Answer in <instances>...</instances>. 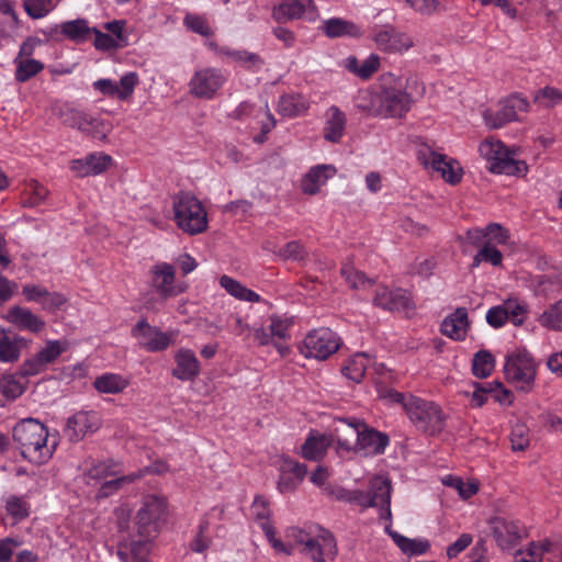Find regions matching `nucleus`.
<instances>
[{
    "label": "nucleus",
    "mask_w": 562,
    "mask_h": 562,
    "mask_svg": "<svg viewBox=\"0 0 562 562\" xmlns=\"http://www.w3.org/2000/svg\"><path fill=\"white\" fill-rule=\"evenodd\" d=\"M530 103L519 94H512L499 101L498 110H485L483 119L491 128H499L508 122L518 120V112H528Z\"/></svg>",
    "instance_id": "ddd939ff"
},
{
    "label": "nucleus",
    "mask_w": 562,
    "mask_h": 562,
    "mask_svg": "<svg viewBox=\"0 0 562 562\" xmlns=\"http://www.w3.org/2000/svg\"><path fill=\"white\" fill-rule=\"evenodd\" d=\"M293 325L292 317L271 315L269 325L255 329V340L260 346L273 345L281 356L289 353V347L281 344V340L290 338V328Z\"/></svg>",
    "instance_id": "9d476101"
},
{
    "label": "nucleus",
    "mask_w": 562,
    "mask_h": 562,
    "mask_svg": "<svg viewBox=\"0 0 562 562\" xmlns=\"http://www.w3.org/2000/svg\"><path fill=\"white\" fill-rule=\"evenodd\" d=\"M168 465L166 462L159 461L154 463L150 467L145 468L143 471H140L137 474L127 475V476H120V479L108 481L105 484H103L101 493L102 496H109L114 491H116L123 482H132L140 476H143L146 473H155V474H162L168 471Z\"/></svg>",
    "instance_id": "a19ab883"
},
{
    "label": "nucleus",
    "mask_w": 562,
    "mask_h": 562,
    "mask_svg": "<svg viewBox=\"0 0 562 562\" xmlns=\"http://www.w3.org/2000/svg\"><path fill=\"white\" fill-rule=\"evenodd\" d=\"M531 286L536 295L550 297L562 292V274H542L537 276L531 281Z\"/></svg>",
    "instance_id": "58836bf2"
},
{
    "label": "nucleus",
    "mask_w": 562,
    "mask_h": 562,
    "mask_svg": "<svg viewBox=\"0 0 562 562\" xmlns=\"http://www.w3.org/2000/svg\"><path fill=\"white\" fill-rule=\"evenodd\" d=\"M310 100L299 93L284 94L280 97L278 113L285 117L303 116L310 110Z\"/></svg>",
    "instance_id": "f704fd0d"
},
{
    "label": "nucleus",
    "mask_w": 562,
    "mask_h": 562,
    "mask_svg": "<svg viewBox=\"0 0 562 562\" xmlns=\"http://www.w3.org/2000/svg\"><path fill=\"white\" fill-rule=\"evenodd\" d=\"M533 103L539 108L551 109L562 103V92L554 87H544L533 94Z\"/></svg>",
    "instance_id": "13d9d810"
},
{
    "label": "nucleus",
    "mask_w": 562,
    "mask_h": 562,
    "mask_svg": "<svg viewBox=\"0 0 562 562\" xmlns=\"http://www.w3.org/2000/svg\"><path fill=\"white\" fill-rule=\"evenodd\" d=\"M506 381L517 391L529 393L533 390L537 374L536 362L527 352L508 356L504 366Z\"/></svg>",
    "instance_id": "6e6552de"
},
{
    "label": "nucleus",
    "mask_w": 562,
    "mask_h": 562,
    "mask_svg": "<svg viewBox=\"0 0 562 562\" xmlns=\"http://www.w3.org/2000/svg\"><path fill=\"white\" fill-rule=\"evenodd\" d=\"M130 384V381L117 373H103L93 381L94 389L100 393L117 394L123 392Z\"/></svg>",
    "instance_id": "ea45409f"
},
{
    "label": "nucleus",
    "mask_w": 562,
    "mask_h": 562,
    "mask_svg": "<svg viewBox=\"0 0 562 562\" xmlns=\"http://www.w3.org/2000/svg\"><path fill=\"white\" fill-rule=\"evenodd\" d=\"M337 172L334 165H317L312 167L302 179L301 188L306 194H316L319 189Z\"/></svg>",
    "instance_id": "2f4dec72"
},
{
    "label": "nucleus",
    "mask_w": 562,
    "mask_h": 562,
    "mask_svg": "<svg viewBox=\"0 0 562 562\" xmlns=\"http://www.w3.org/2000/svg\"><path fill=\"white\" fill-rule=\"evenodd\" d=\"M220 284L225 291L237 300L246 302H259L260 295L243 285L239 281L229 276H222Z\"/></svg>",
    "instance_id": "a18cd8bd"
},
{
    "label": "nucleus",
    "mask_w": 562,
    "mask_h": 562,
    "mask_svg": "<svg viewBox=\"0 0 562 562\" xmlns=\"http://www.w3.org/2000/svg\"><path fill=\"white\" fill-rule=\"evenodd\" d=\"M383 397L391 403L401 404L417 429L429 435H435L442 430L445 416L440 407L435 403L411 394L400 393L395 390H387Z\"/></svg>",
    "instance_id": "7ed1b4c3"
},
{
    "label": "nucleus",
    "mask_w": 562,
    "mask_h": 562,
    "mask_svg": "<svg viewBox=\"0 0 562 562\" xmlns=\"http://www.w3.org/2000/svg\"><path fill=\"white\" fill-rule=\"evenodd\" d=\"M374 305L390 311H400L408 307V293L404 290H390L387 286L378 285L373 297Z\"/></svg>",
    "instance_id": "c756f323"
},
{
    "label": "nucleus",
    "mask_w": 562,
    "mask_h": 562,
    "mask_svg": "<svg viewBox=\"0 0 562 562\" xmlns=\"http://www.w3.org/2000/svg\"><path fill=\"white\" fill-rule=\"evenodd\" d=\"M381 65V58L376 54L369 55L366 59L360 61L355 56H348L344 60V67L358 78L362 80H367L371 78L373 74H375Z\"/></svg>",
    "instance_id": "72a5a7b5"
},
{
    "label": "nucleus",
    "mask_w": 562,
    "mask_h": 562,
    "mask_svg": "<svg viewBox=\"0 0 562 562\" xmlns=\"http://www.w3.org/2000/svg\"><path fill=\"white\" fill-rule=\"evenodd\" d=\"M176 367L172 369V376L180 381H192L201 372V363L195 352L188 348H180L175 353Z\"/></svg>",
    "instance_id": "393cba45"
},
{
    "label": "nucleus",
    "mask_w": 562,
    "mask_h": 562,
    "mask_svg": "<svg viewBox=\"0 0 562 562\" xmlns=\"http://www.w3.org/2000/svg\"><path fill=\"white\" fill-rule=\"evenodd\" d=\"M227 81L226 74L218 68L205 67L198 69L189 81V91L192 95L211 100Z\"/></svg>",
    "instance_id": "f8f14e48"
},
{
    "label": "nucleus",
    "mask_w": 562,
    "mask_h": 562,
    "mask_svg": "<svg viewBox=\"0 0 562 562\" xmlns=\"http://www.w3.org/2000/svg\"><path fill=\"white\" fill-rule=\"evenodd\" d=\"M101 425L102 419L98 412L79 411L67 419L64 434L69 441L78 442L86 436L95 432Z\"/></svg>",
    "instance_id": "dca6fc26"
},
{
    "label": "nucleus",
    "mask_w": 562,
    "mask_h": 562,
    "mask_svg": "<svg viewBox=\"0 0 562 562\" xmlns=\"http://www.w3.org/2000/svg\"><path fill=\"white\" fill-rule=\"evenodd\" d=\"M386 531L402 552L407 555H420L426 553L430 548L429 541L426 539H411L396 531H391L390 527H386Z\"/></svg>",
    "instance_id": "37998d69"
},
{
    "label": "nucleus",
    "mask_w": 562,
    "mask_h": 562,
    "mask_svg": "<svg viewBox=\"0 0 562 562\" xmlns=\"http://www.w3.org/2000/svg\"><path fill=\"white\" fill-rule=\"evenodd\" d=\"M60 119L64 124L81 132L90 130V125L93 123V116L70 105H65L60 110Z\"/></svg>",
    "instance_id": "49530a36"
},
{
    "label": "nucleus",
    "mask_w": 562,
    "mask_h": 562,
    "mask_svg": "<svg viewBox=\"0 0 562 562\" xmlns=\"http://www.w3.org/2000/svg\"><path fill=\"white\" fill-rule=\"evenodd\" d=\"M306 473V465L291 459H284L280 465L278 490L282 494L294 492L304 480Z\"/></svg>",
    "instance_id": "b1692460"
},
{
    "label": "nucleus",
    "mask_w": 562,
    "mask_h": 562,
    "mask_svg": "<svg viewBox=\"0 0 562 562\" xmlns=\"http://www.w3.org/2000/svg\"><path fill=\"white\" fill-rule=\"evenodd\" d=\"M117 464L113 461H99L92 462L90 465L87 464L85 470V477L88 484L98 483L102 480H105L103 484L112 479L108 480L110 476H116L119 474ZM115 477L114 480H116ZM103 484L101 486H103ZM102 490V487H100ZM99 497H103L101 491L98 494Z\"/></svg>",
    "instance_id": "e433bc0d"
},
{
    "label": "nucleus",
    "mask_w": 562,
    "mask_h": 562,
    "mask_svg": "<svg viewBox=\"0 0 562 562\" xmlns=\"http://www.w3.org/2000/svg\"><path fill=\"white\" fill-rule=\"evenodd\" d=\"M361 427L363 422L358 418H335L329 436L331 442L336 440L339 450L353 451Z\"/></svg>",
    "instance_id": "412c9836"
},
{
    "label": "nucleus",
    "mask_w": 562,
    "mask_h": 562,
    "mask_svg": "<svg viewBox=\"0 0 562 562\" xmlns=\"http://www.w3.org/2000/svg\"><path fill=\"white\" fill-rule=\"evenodd\" d=\"M67 349V344L61 340H48L41 350L26 359L21 366V372L25 376L36 375L47 369Z\"/></svg>",
    "instance_id": "f3484780"
},
{
    "label": "nucleus",
    "mask_w": 562,
    "mask_h": 562,
    "mask_svg": "<svg viewBox=\"0 0 562 562\" xmlns=\"http://www.w3.org/2000/svg\"><path fill=\"white\" fill-rule=\"evenodd\" d=\"M371 359L364 352L353 355L342 367V373L349 380L359 383L364 376Z\"/></svg>",
    "instance_id": "c03bdc74"
},
{
    "label": "nucleus",
    "mask_w": 562,
    "mask_h": 562,
    "mask_svg": "<svg viewBox=\"0 0 562 562\" xmlns=\"http://www.w3.org/2000/svg\"><path fill=\"white\" fill-rule=\"evenodd\" d=\"M529 430L526 425L516 424L512 428L510 443L514 451H524L529 446Z\"/></svg>",
    "instance_id": "e2e57ef3"
},
{
    "label": "nucleus",
    "mask_w": 562,
    "mask_h": 562,
    "mask_svg": "<svg viewBox=\"0 0 562 562\" xmlns=\"http://www.w3.org/2000/svg\"><path fill=\"white\" fill-rule=\"evenodd\" d=\"M20 373H22L20 371ZM26 376L23 374H5L0 380V392L7 400H15L25 391Z\"/></svg>",
    "instance_id": "603ef678"
},
{
    "label": "nucleus",
    "mask_w": 562,
    "mask_h": 562,
    "mask_svg": "<svg viewBox=\"0 0 562 562\" xmlns=\"http://www.w3.org/2000/svg\"><path fill=\"white\" fill-rule=\"evenodd\" d=\"M251 513L262 530L266 524L272 525L269 520L271 514L269 504L262 496L255 497L251 505Z\"/></svg>",
    "instance_id": "680f3d73"
},
{
    "label": "nucleus",
    "mask_w": 562,
    "mask_h": 562,
    "mask_svg": "<svg viewBox=\"0 0 562 562\" xmlns=\"http://www.w3.org/2000/svg\"><path fill=\"white\" fill-rule=\"evenodd\" d=\"M126 24L125 20H114L104 24V29L110 32V35L114 37L121 48L128 45V35L125 32Z\"/></svg>",
    "instance_id": "69168bd1"
},
{
    "label": "nucleus",
    "mask_w": 562,
    "mask_h": 562,
    "mask_svg": "<svg viewBox=\"0 0 562 562\" xmlns=\"http://www.w3.org/2000/svg\"><path fill=\"white\" fill-rule=\"evenodd\" d=\"M339 348L338 336L329 328H318L310 331L300 346L301 352L306 358L318 360L327 359Z\"/></svg>",
    "instance_id": "9b49d317"
},
{
    "label": "nucleus",
    "mask_w": 562,
    "mask_h": 562,
    "mask_svg": "<svg viewBox=\"0 0 562 562\" xmlns=\"http://www.w3.org/2000/svg\"><path fill=\"white\" fill-rule=\"evenodd\" d=\"M13 440L24 459L35 464L47 462L56 443L48 445L46 426L34 418H25L13 427Z\"/></svg>",
    "instance_id": "f03ea898"
},
{
    "label": "nucleus",
    "mask_w": 562,
    "mask_h": 562,
    "mask_svg": "<svg viewBox=\"0 0 562 562\" xmlns=\"http://www.w3.org/2000/svg\"><path fill=\"white\" fill-rule=\"evenodd\" d=\"M538 323L548 330L562 331V297L543 310Z\"/></svg>",
    "instance_id": "de8ad7c7"
},
{
    "label": "nucleus",
    "mask_w": 562,
    "mask_h": 562,
    "mask_svg": "<svg viewBox=\"0 0 562 562\" xmlns=\"http://www.w3.org/2000/svg\"><path fill=\"white\" fill-rule=\"evenodd\" d=\"M48 195V190L36 180H30L25 183L22 193V204L24 206H38Z\"/></svg>",
    "instance_id": "864d4df0"
},
{
    "label": "nucleus",
    "mask_w": 562,
    "mask_h": 562,
    "mask_svg": "<svg viewBox=\"0 0 562 562\" xmlns=\"http://www.w3.org/2000/svg\"><path fill=\"white\" fill-rule=\"evenodd\" d=\"M183 23L189 30L202 36H210L213 33L204 16L198 14H187L184 16Z\"/></svg>",
    "instance_id": "338daca9"
},
{
    "label": "nucleus",
    "mask_w": 562,
    "mask_h": 562,
    "mask_svg": "<svg viewBox=\"0 0 562 562\" xmlns=\"http://www.w3.org/2000/svg\"><path fill=\"white\" fill-rule=\"evenodd\" d=\"M363 507H379L380 517L390 520L391 513V483L384 477H374L370 482V492H358L353 498Z\"/></svg>",
    "instance_id": "4468645a"
},
{
    "label": "nucleus",
    "mask_w": 562,
    "mask_h": 562,
    "mask_svg": "<svg viewBox=\"0 0 562 562\" xmlns=\"http://www.w3.org/2000/svg\"><path fill=\"white\" fill-rule=\"evenodd\" d=\"M469 329L468 311L464 307L457 308L441 323V333L454 340H463Z\"/></svg>",
    "instance_id": "473e14b6"
},
{
    "label": "nucleus",
    "mask_w": 562,
    "mask_h": 562,
    "mask_svg": "<svg viewBox=\"0 0 562 562\" xmlns=\"http://www.w3.org/2000/svg\"><path fill=\"white\" fill-rule=\"evenodd\" d=\"M300 551L311 562L334 561L338 554L336 539L328 530L322 528L317 530L311 543L306 548H301Z\"/></svg>",
    "instance_id": "aec40b11"
},
{
    "label": "nucleus",
    "mask_w": 562,
    "mask_h": 562,
    "mask_svg": "<svg viewBox=\"0 0 562 562\" xmlns=\"http://www.w3.org/2000/svg\"><path fill=\"white\" fill-rule=\"evenodd\" d=\"M132 336L137 340L139 347L148 352L166 350L175 340L173 333L161 331L145 318L139 319L132 328Z\"/></svg>",
    "instance_id": "2eb2a0df"
},
{
    "label": "nucleus",
    "mask_w": 562,
    "mask_h": 562,
    "mask_svg": "<svg viewBox=\"0 0 562 562\" xmlns=\"http://www.w3.org/2000/svg\"><path fill=\"white\" fill-rule=\"evenodd\" d=\"M366 103L360 108L369 114L382 117H403L413 105V98L406 91L402 79L393 74H384L379 83L363 95Z\"/></svg>",
    "instance_id": "f257e3e1"
},
{
    "label": "nucleus",
    "mask_w": 562,
    "mask_h": 562,
    "mask_svg": "<svg viewBox=\"0 0 562 562\" xmlns=\"http://www.w3.org/2000/svg\"><path fill=\"white\" fill-rule=\"evenodd\" d=\"M91 31L92 27L88 25V21L86 19H76L63 22L59 25H54L47 31H43V34L49 37H55L58 33H60L74 42H81L85 41L89 34H91Z\"/></svg>",
    "instance_id": "7c9ffc66"
},
{
    "label": "nucleus",
    "mask_w": 562,
    "mask_h": 562,
    "mask_svg": "<svg viewBox=\"0 0 562 562\" xmlns=\"http://www.w3.org/2000/svg\"><path fill=\"white\" fill-rule=\"evenodd\" d=\"M322 29L328 37L358 36L360 34V29L356 24L337 18L326 20Z\"/></svg>",
    "instance_id": "8fccbe9b"
},
{
    "label": "nucleus",
    "mask_w": 562,
    "mask_h": 562,
    "mask_svg": "<svg viewBox=\"0 0 562 562\" xmlns=\"http://www.w3.org/2000/svg\"><path fill=\"white\" fill-rule=\"evenodd\" d=\"M485 244L497 247L498 245L507 244L509 239L508 231L497 223H491L484 227Z\"/></svg>",
    "instance_id": "052dcab7"
},
{
    "label": "nucleus",
    "mask_w": 562,
    "mask_h": 562,
    "mask_svg": "<svg viewBox=\"0 0 562 562\" xmlns=\"http://www.w3.org/2000/svg\"><path fill=\"white\" fill-rule=\"evenodd\" d=\"M503 261V255L493 245L484 244L473 258L472 268H477L482 262L491 263L494 267H499Z\"/></svg>",
    "instance_id": "bf43d9fd"
},
{
    "label": "nucleus",
    "mask_w": 562,
    "mask_h": 562,
    "mask_svg": "<svg viewBox=\"0 0 562 562\" xmlns=\"http://www.w3.org/2000/svg\"><path fill=\"white\" fill-rule=\"evenodd\" d=\"M553 549L554 544L548 539L531 542L527 549L516 551L514 562H541L544 553L552 552Z\"/></svg>",
    "instance_id": "79ce46f5"
},
{
    "label": "nucleus",
    "mask_w": 562,
    "mask_h": 562,
    "mask_svg": "<svg viewBox=\"0 0 562 562\" xmlns=\"http://www.w3.org/2000/svg\"><path fill=\"white\" fill-rule=\"evenodd\" d=\"M167 504L164 497L147 495L137 513V540L145 543L156 537L166 516Z\"/></svg>",
    "instance_id": "423d86ee"
},
{
    "label": "nucleus",
    "mask_w": 562,
    "mask_h": 562,
    "mask_svg": "<svg viewBox=\"0 0 562 562\" xmlns=\"http://www.w3.org/2000/svg\"><path fill=\"white\" fill-rule=\"evenodd\" d=\"M20 341V337H11L0 327V362H14L19 359L21 353Z\"/></svg>",
    "instance_id": "09e8293b"
},
{
    "label": "nucleus",
    "mask_w": 562,
    "mask_h": 562,
    "mask_svg": "<svg viewBox=\"0 0 562 562\" xmlns=\"http://www.w3.org/2000/svg\"><path fill=\"white\" fill-rule=\"evenodd\" d=\"M493 536L502 550H512L527 536L526 529L515 520L496 517L492 520Z\"/></svg>",
    "instance_id": "4be33fe9"
},
{
    "label": "nucleus",
    "mask_w": 562,
    "mask_h": 562,
    "mask_svg": "<svg viewBox=\"0 0 562 562\" xmlns=\"http://www.w3.org/2000/svg\"><path fill=\"white\" fill-rule=\"evenodd\" d=\"M330 445L331 438L329 436L311 431L302 446V456L306 460L318 461L323 458Z\"/></svg>",
    "instance_id": "4c0bfd02"
},
{
    "label": "nucleus",
    "mask_w": 562,
    "mask_h": 562,
    "mask_svg": "<svg viewBox=\"0 0 562 562\" xmlns=\"http://www.w3.org/2000/svg\"><path fill=\"white\" fill-rule=\"evenodd\" d=\"M379 49L386 53H403L414 46L413 38L392 26L375 32L373 37Z\"/></svg>",
    "instance_id": "5701e85b"
},
{
    "label": "nucleus",
    "mask_w": 562,
    "mask_h": 562,
    "mask_svg": "<svg viewBox=\"0 0 562 562\" xmlns=\"http://www.w3.org/2000/svg\"><path fill=\"white\" fill-rule=\"evenodd\" d=\"M13 64L15 65L14 77L19 82L30 80L44 69V64L33 58L15 57Z\"/></svg>",
    "instance_id": "3c124183"
},
{
    "label": "nucleus",
    "mask_w": 562,
    "mask_h": 562,
    "mask_svg": "<svg viewBox=\"0 0 562 562\" xmlns=\"http://www.w3.org/2000/svg\"><path fill=\"white\" fill-rule=\"evenodd\" d=\"M59 2L60 0H23V9L31 19L38 20L53 12Z\"/></svg>",
    "instance_id": "5fc2aeb1"
},
{
    "label": "nucleus",
    "mask_w": 562,
    "mask_h": 562,
    "mask_svg": "<svg viewBox=\"0 0 562 562\" xmlns=\"http://www.w3.org/2000/svg\"><path fill=\"white\" fill-rule=\"evenodd\" d=\"M417 159L425 168L439 172L450 184H457L462 179V167L456 159L435 151L425 143L417 148Z\"/></svg>",
    "instance_id": "1a4fd4ad"
},
{
    "label": "nucleus",
    "mask_w": 562,
    "mask_h": 562,
    "mask_svg": "<svg viewBox=\"0 0 562 562\" xmlns=\"http://www.w3.org/2000/svg\"><path fill=\"white\" fill-rule=\"evenodd\" d=\"M347 125L346 114L336 105H331L325 114L323 137L325 140L338 144L341 142Z\"/></svg>",
    "instance_id": "cd10ccee"
},
{
    "label": "nucleus",
    "mask_w": 562,
    "mask_h": 562,
    "mask_svg": "<svg viewBox=\"0 0 562 562\" xmlns=\"http://www.w3.org/2000/svg\"><path fill=\"white\" fill-rule=\"evenodd\" d=\"M507 314V319L514 325H521L527 313V305L517 300H507L503 303Z\"/></svg>",
    "instance_id": "0e129e2a"
},
{
    "label": "nucleus",
    "mask_w": 562,
    "mask_h": 562,
    "mask_svg": "<svg viewBox=\"0 0 562 562\" xmlns=\"http://www.w3.org/2000/svg\"><path fill=\"white\" fill-rule=\"evenodd\" d=\"M341 276L349 286L355 290H368L374 284V280L367 278L363 272L355 269L351 265L342 266Z\"/></svg>",
    "instance_id": "6e6d98bb"
},
{
    "label": "nucleus",
    "mask_w": 562,
    "mask_h": 562,
    "mask_svg": "<svg viewBox=\"0 0 562 562\" xmlns=\"http://www.w3.org/2000/svg\"><path fill=\"white\" fill-rule=\"evenodd\" d=\"M173 221L177 227L188 235L206 231L207 212L202 202L189 192H180L172 202Z\"/></svg>",
    "instance_id": "20e7f679"
},
{
    "label": "nucleus",
    "mask_w": 562,
    "mask_h": 562,
    "mask_svg": "<svg viewBox=\"0 0 562 562\" xmlns=\"http://www.w3.org/2000/svg\"><path fill=\"white\" fill-rule=\"evenodd\" d=\"M138 83V74L135 71H130L123 75L119 82L104 78L95 80L92 83V87L103 95L116 98L120 101H126L132 98Z\"/></svg>",
    "instance_id": "a211bd4d"
},
{
    "label": "nucleus",
    "mask_w": 562,
    "mask_h": 562,
    "mask_svg": "<svg viewBox=\"0 0 562 562\" xmlns=\"http://www.w3.org/2000/svg\"><path fill=\"white\" fill-rule=\"evenodd\" d=\"M148 544L143 540L123 538L117 543V557L122 562H147Z\"/></svg>",
    "instance_id": "c9c22d12"
},
{
    "label": "nucleus",
    "mask_w": 562,
    "mask_h": 562,
    "mask_svg": "<svg viewBox=\"0 0 562 562\" xmlns=\"http://www.w3.org/2000/svg\"><path fill=\"white\" fill-rule=\"evenodd\" d=\"M495 361L487 350H480L474 355L472 362L473 374L477 378H487L494 370Z\"/></svg>",
    "instance_id": "4d7b16f0"
},
{
    "label": "nucleus",
    "mask_w": 562,
    "mask_h": 562,
    "mask_svg": "<svg viewBox=\"0 0 562 562\" xmlns=\"http://www.w3.org/2000/svg\"><path fill=\"white\" fill-rule=\"evenodd\" d=\"M459 239L463 245V252L468 251V247L482 248L485 244V232L484 228H471L467 231L464 236H460Z\"/></svg>",
    "instance_id": "774afa93"
},
{
    "label": "nucleus",
    "mask_w": 562,
    "mask_h": 562,
    "mask_svg": "<svg viewBox=\"0 0 562 562\" xmlns=\"http://www.w3.org/2000/svg\"><path fill=\"white\" fill-rule=\"evenodd\" d=\"M387 445L389 438L385 435L369 428L363 422V427H361L353 451L363 454H379L384 451Z\"/></svg>",
    "instance_id": "c85d7f7f"
},
{
    "label": "nucleus",
    "mask_w": 562,
    "mask_h": 562,
    "mask_svg": "<svg viewBox=\"0 0 562 562\" xmlns=\"http://www.w3.org/2000/svg\"><path fill=\"white\" fill-rule=\"evenodd\" d=\"M273 18L279 22L303 19L316 21L318 11L313 0H282L273 9Z\"/></svg>",
    "instance_id": "6ab92c4d"
},
{
    "label": "nucleus",
    "mask_w": 562,
    "mask_h": 562,
    "mask_svg": "<svg viewBox=\"0 0 562 562\" xmlns=\"http://www.w3.org/2000/svg\"><path fill=\"white\" fill-rule=\"evenodd\" d=\"M479 151L487 160V168L493 173L518 176L527 171L526 162L515 159L501 140L486 139L481 143Z\"/></svg>",
    "instance_id": "39448f33"
},
{
    "label": "nucleus",
    "mask_w": 562,
    "mask_h": 562,
    "mask_svg": "<svg viewBox=\"0 0 562 562\" xmlns=\"http://www.w3.org/2000/svg\"><path fill=\"white\" fill-rule=\"evenodd\" d=\"M4 318L18 329L33 334L41 333L46 326L45 321L35 315L31 310L18 305L10 307Z\"/></svg>",
    "instance_id": "bb28decb"
},
{
    "label": "nucleus",
    "mask_w": 562,
    "mask_h": 562,
    "mask_svg": "<svg viewBox=\"0 0 562 562\" xmlns=\"http://www.w3.org/2000/svg\"><path fill=\"white\" fill-rule=\"evenodd\" d=\"M149 284L157 299H148L145 306L155 310L158 303L183 292V288L176 282V269L168 262H157L149 270Z\"/></svg>",
    "instance_id": "0eeeda50"
},
{
    "label": "nucleus",
    "mask_w": 562,
    "mask_h": 562,
    "mask_svg": "<svg viewBox=\"0 0 562 562\" xmlns=\"http://www.w3.org/2000/svg\"><path fill=\"white\" fill-rule=\"evenodd\" d=\"M112 164V157L102 153H93L82 159L70 162V169L79 178L100 175Z\"/></svg>",
    "instance_id": "a878e982"
}]
</instances>
